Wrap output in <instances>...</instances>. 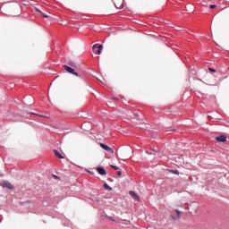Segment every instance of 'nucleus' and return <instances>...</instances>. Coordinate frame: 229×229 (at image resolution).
<instances>
[{
    "label": "nucleus",
    "instance_id": "obj_15",
    "mask_svg": "<svg viewBox=\"0 0 229 229\" xmlns=\"http://www.w3.org/2000/svg\"><path fill=\"white\" fill-rule=\"evenodd\" d=\"M123 174V173H121V171L117 172V176H121Z\"/></svg>",
    "mask_w": 229,
    "mask_h": 229
},
{
    "label": "nucleus",
    "instance_id": "obj_13",
    "mask_svg": "<svg viewBox=\"0 0 229 229\" xmlns=\"http://www.w3.org/2000/svg\"><path fill=\"white\" fill-rule=\"evenodd\" d=\"M209 8H211V10H214V8H217V5H216V4H211V5L209 6Z\"/></svg>",
    "mask_w": 229,
    "mask_h": 229
},
{
    "label": "nucleus",
    "instance_id": "obj_16",
    "mask_svg": "<svg viewBox=\"0 0 229 229\" xmlns=\"http://www.w3.org/2000/svg\"><path fill=\"white\" fill-rule=\"evenodd\" d=\"M174 174H178V170L174 171Z\"/></svg>",
    "mask_w": 229,
    "mask_h": 229
},
{
    "label": "nucleus",
    "instance_id": "obj_5",
    "mask_svg": "<svg viewBox=\"0 0 229 229\" xmlns=\"http://www.w3.org/2000/svg\"><path fill=\"white\" fill-rule=\"evenodd\" d=\"M129 194L131 196V198H133V199H135V201H139L140 199L139 195L133 191H129Z\"/></svg>",
    "mask_w": 229,
    "mask_h": 229
},
{
    "label": "nucleus",
    "instance_id": "obj_10",
    "mask_svg": "<svg viewBox=\"0 0 229 229\" xmlns=\"http://www.w3.org/2000/svg\"><path fill=\"white\" fill-rule=\"evenodd\" d=\"M36 12H38L39 13H41V15H43L46 19H47V17H49L47 14H44V13H42V11L38 10V8H35Z\"/></svg>",
    "mask_w": 229,
    "mask_h": 229
},
{
    "label": "nucleus",
    "instance_id": "obj_7",
    "mask_svg": "<svg viewBox=\"0 0 229 229\" xmlns=\"http://www.w3.org/2000/svg\"><path fill=\"white\" fill-rule=\"evenodd\" d=\"M98 173L99 174H101V176H106V171L103 167H98Z\"/></svg>",
    "mask_w": 229,
    "mask_h": 229
},
{
    "label": "nucleus",
    "instance_id": "obj_6",
    "mask_svg": "<svg viewBox=\"0 0 229 229\" xmlns=\"http://www.w3.org/2000/svg\"><path fill=\"white\" fill-rule=\"evenodd\" d=\"M216 140H217V142H226V136L221 135L219 137H216Z\"/></svg>",
    "mask_w": 229,
    "mask_h": 229
},
{
    "label": "nucleus",
    "instance_id": "obj_3",
    "mask_svg": "<svg viewBox=\"0 0 229 229\" xmlns=\"http://www.w3.org/2000/svg\"><path fill=\"white\" fill-rule=\"evenodd\" d=\"M64 69L67 72H69L70 74H73V76H79L78 72H75L74 69L67 66V65H64Z\"/></svg>",
    "mask_w": 229,
    "mask_h": 229
},
{
    "label": "nucleus",
    "instance_id": "obj_17",
    "mask_svg": "<svg viewBox=\"0 0 229 229\" xmlns=\"http://www.w3.org/2000/svg\"><path fill=\"white\" fill-rule=\"evenodd\" d=\"M71 65H72V67H74V66H75V65H74V63L71 64Z\"/></svg>",
    "mask_w": 229,
    "mask_h": 229
},
{
    "label": "nucleus",
    "instance_id": "obj_1",
    "mask_svg": "<svg viewBox=\"0 0 229 229\" xmlns=\"http://www.w3.org/2000/svg\"><path fill=\"white\" fill-rule=\"evenodd\" d=\"M92 49H93L94 53H96V55H101V51H103V45L95 44L92 47Z\"/></svg>",
    "mask_w": 229,
    "mask_h": 229
},
{
    "label": "nucleus",
    "instance_id": "obj_2",
    "mask_svg": "<svg viewBox=\"0 0 229 229\" xmlns=\"http://www.w3.org/2000/svg\"><path fill=\"white\" fill-rule=\"evenodd\" d=\"M99 146L102 149H105L106 151H108V153H112V155H114V148L108 147L105 143H100Z\"/></svg>",
    "mask_w": 229,
    "mask_h": 229
},
{
    "label": "nucleus",
    "instance_id": "obj_12",
    "mask_svg": "<svg viewBox=\"0 0 229 229\" xmlns=\"http://www.w3.org/2000/svg\"><path fill=\"white\" fill-rule=\"evenodd\" d=\"M111 167L112 169H114L115 171H118L119 170V167L114 165H111Z\"/></svg>",
    "mask_w": 229,
    "mask_h": 229
},
{
    "label": "nucleus",
    "instance_id": "obj_9",
    "mask_svg": "<svg viewBox=\"0 0 229 229\" xmlns=\"http://www.w3.org/2000/svg\"><path fill=\"white\" fill-rule=\"evenodd\" d=\"M176 214H177V217H174V216H171L172 219H180V214H182V212H180V210L176 209L175 210Z\"/></svg>",
    "mask_w": 229,
    "mask_h": 229
},
{
    "label": "nucleus",
    "instance_id": "obj_4",
    "mask_svg": "<svg viewBox=\"0 0 229 229\" xmlns=\"http://www.w3.org/2000/svg\"><path fill=\"white\" fill-rule=\"evenodd\" d=\"M3 187H5L6 189H9V191H13V185L10 182H3Z\"/></svg>",
    "mask_w": 229,
    "mask_h": 229
},
{
    "label": "nucleus",
    "instance_id": "obj_11",
    "mask_svg": "<svg viewBox=\"0 0 229 229\" xmlns=\"http://www.w3.org/2000/svg\"><path fill=\"white\" fill-rule=\"evenodd\" d=\"M104 189L106 191H112V187H110L107 183H104Z\"/></svg>",
    "mask_w": 229,
    "mask_h": 229
},
{
    "label": "nucleus",
    "instance_id": "obj_8",
    "mask_svg": "<svg viewBox=\"0 0 229 229\" xmlns=\"http://www.w3.org/2000/svg\"><path fill=\"white\" fill-rule=\"evenodd\" d=\"M54 155H55V157H56L57 158H65L64 156H62V154H60L59 152H58V150H56V149H54Z\"/></svg>",
    "mask_w": 229,
    "mask_h": 229
},
{
    "label": "nucleus",
    "instance_id": "obj_14",
    "mask_svg": "<svg viewBox=\"0 0 229 229\" xmlns=\"http://www.w3.org/2000/svg\"><path fill=\"white\" fill-rule=\"evenodd\" d=\"M208 71H209L210 72H216V69H214V68H209Z\"/></svg>",
    "mask_w": 229,
    "mask_h": 229
}]
</instances>
